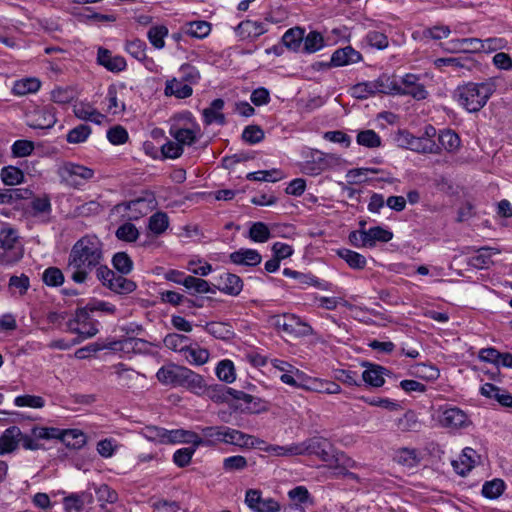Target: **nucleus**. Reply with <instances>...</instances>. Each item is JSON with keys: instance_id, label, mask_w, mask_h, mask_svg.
<instances>
[{"instance_id": "nucleus-1", "label": "nucleus", "mask_w": 512, "mask_h": 512, "mask_svg": "<svg viewBox=\"0 0 512 512\" xmlns=\"http://www.w3.org/2000/svg\"><path fill=\"white\" fill-rule=\"evenodd\" d=\"M103 243L96 235H85L75 242L68 256L67 272L77 284L85 283L90 272L103 267Z\"/></svg>"}, {"instance_id": "nucleus-2", "label": "nucleus", "mask_w": 512, "mask_h": 512, "mask_svg": "<svg viewBox=\"0 0 512 512\" xmlns=\"http://www.w3.org/2000/svg\"><path fill=\"white\" fill-rule=\"evenodd\" d=\"M496 87V81L493 78L481 83L468 82L457 87L454 97L468 112H478L486 105L496 91Z\"/></svg>"}, {"instance_id": "nucleus-3", "label": "nucleus", "mask_w": 512, "mask_h": 512, "mask_svg": "<svg viewBox=\"0 0 512 512\" xmlns=\"http://www.w3.org/2000/svg\"><path fill=\"white\" fill-rule=\"evenodd\" d=\"M437 420L441 427L450 431L468 428L472 422L468 414L453 405H442L437 410Z\"/></svg>"}, {"instance_id": "nucleus-4", "label": "nucleus", "mask_w": 512, "mask_h": 512, "mask_svg": "<svg viewBox=\"0 0 512 512\" xmlns=\"http://www.w3.org/2000/svg\"><path fill=\"white\" fill-rule=\"evenodd\" d=\"M97 279L103 286L117 294H130L137 288L134 281L125 278L123 275H117L107 266L98 267Z\"/></svg>"}, {"instance_id": "nucleus-5", "label": "nucleus", "mask_w": 512, "mask_h": 512, "mask_svg": "<svg viewBox=\"0 0 512 512\" xmlns=\"http://www.w3.org/2000/svg\"><path fill=\"white\" fill-rule=\"evenodd\" d=\"M18 235L15 229L3 227L0 230V265H10L22 257V252L15 245Z\"/></svg>"}, {"instance_id": "nucleus-6", "label": "nucleus", "mask_w": 512, "mask_h": 512, "mask_svg": "<svg viewBox=\"0 0 512 512\" xmlns=\"http://www.w3.org/2000/svg\"><path fill=\"white\" fill-rule=\"evenodd\" d=\"M340 157L336 154L313 151L310 159L301 163V171L310 176H316L340 163Z\"/></svg>"}, {"instance_id": "nucleus-7", "label": "nucleus", "mask_w": 512, "mask_h": 512, "mask_svg": "<svg viewBox=\"0 0 512 512\" xmlns=\"http://www.w3.org/2000/svg\"><path fill=\"white\" fill-rule=\"evenodd\" d=\"M272 325L281 332L295 337L307 336L312 333V328L294 314L273 316Z\"/></svg>"}, {"instance_id": "nucleus-8", "label": "nucleus", "mask_w": 512, "mask_h": 512, "mask_svg": "<svg viewBox=\"0 0 512 512\" xmlns=\"http://www.w3.org/2000/svg\"><path fill=\"white\" fill-rule=\"evenodd\" d=\"M397 95L410 96L417 101H421L426 99L429 93L420 75L407 73L398 82Z\"/></svg>"}, {"instance_id": "nucleus-9", "label": "nucleus", "mask_w": 512, "mask_h": 512, "mask_svg": "<svg viewBox=\"0 0 512 512\" xmlns=\"http://www.w3.org/2000/svg\"><path fill=\"white\" fill-rule=\"evenodd\" d=\"M330 447V442L327 439L317 436L297 443L298 456L315 455L322 461L330 460Z\"/></svg>"}, {"instance_id": "nucleus-10", "label": "nucleus", "mask_w": 512, "mask_h": 512, "mask_svg": "<svg viewBox=\"0 0 512 512\" xmlns=\"http://www.w3.org/2000/svg\"><path fill=\"white\" fill-rule=\"evenodd\" d=\"M151 209L150 202L144 198H137L115 206V211L128 221H135L145 216Z\"/></svg>"}, {"instance_id": "nucleus-11", "label": "nucleus", "mask_w": 512, "mask_h": 512, "mask_svg": "<svg viewBox=\"0 0 512 512\" xmlns=\"http://www.w3.org/2000/svg\"><path fill=\"white\" fill-rule=\"evenodd\" d=\"M223 444L234 445L239 448H252L265 444V441L224 425Z\"/></svg>"}, {"instance_id": "nucleus-12", "label": "nucleus", "mask_w": 512, "mask_h": 512, "mask_svg": "<svg viewBox=\"0 0 512 512\" xmlns=\"http://www.w3.org/2000/svg\"><path fill=\"white\" fill-rule=\"evenodd\" d=\"M56 121V111L52 106L37 108L27 115V124L34 129H50Z\"/></svg>"}, {"instance_id": "nucleus-13", "label": "nucleus", "mask_w": 512, "mask_h": 512, "mask_svg": "<svg viewBox=\"0 0 512 512\" xmlns=\"http://www.w3.org/2000/svg\"><path fill=\"white\" fill-rule=\"evenodd\" d=\"M63 177L74 186H80L84 181L91 179L94 176V171L88 167L75 164L66 163L62 167Z\"/></svg>"}, {"instance_id": "nucleus-14", "label": "nucleus", "mask_w": 512, "mask_h": 512, "mask_svg": "<svg viewBox=\"0 0 512 512\" xmlns=\"http://www.w3.org/2000/svg\"><path fill=\"white\" fill-rule=\"evenodd\" d=\"M362 60V54L348 45L343 48H338L332 53L330 65L333 67H343L359 63Z\"/></svg>"}, {"instance_id": "nucleus-15", "label": "nucleus", "mask_w": 512, "mask_h": 512, "mask_svg": "<svg viewBox=\"0 0 512 512\" xmlns=\"http://www.w3.org/2000/svg\"><path fill=\"white\" fill-rule=\"evenodd\" d=\"M187 367L176 364L162 366L156 373L158 381L164 385L180 386Z\"/></svg>"}, {"instance_id": "nucleus-16", "label": "nucleus", "mask_w": 512, "mask_h": 512, "mask_svg": "<svg viewBox=\"0 0 512 512\" xmlns=\"http://www.w3.org/2000/svg\"><path fill=\"white\" fill-rule=\"evenodd\" d=\"M215 289L226 295L238 296L243 289V281L236 274L224 272L218 277Z\"/></svg>"}, {"instance_id": "nucleus-17", "label": "nucleus", "mask_w": 512, "mask_h": 512, "mask_svg": "<svg viewBox=\"0 0 512 512\" xmlns=\"http://www.w3.org/2000/svg\"><path fill=\"white\" fill-rule=\"evenodd\" d=\"M198 447H216L223 444L224 425L199 427Z\"/></svg>"}, {"instance_id": "nucleus-18", "label": "nucleus", "mask_w": 512, "mask_h": 512, "mask_svg": "<svg viewBox=\"0 0 512 512\" xmlns=\"http://www.w3.org/2000/svg\"><path fill=\"white\" fill-rule=\"evenodd\" d=\"M169 133L182 147L191 146L197 141L200 135V127L197 124L185 128L174 125L170 128Z\"/></svg>"}, {"instance_id": "nucleus-19", "label": "nucleus", "mask_w": 512, "mask_h": 512, "mask_svg": "<svg viewBox=\"0 0 512 512\" xmlns=\"http://www.w3.org/2000/svg\"><path fill=\"white\" fill-rule=\"evenodd\" d=\"M97 62L111 72H121L126 69L127 63L124 57L120 55H112L105 48L100 47L97 52Z\"/></svg>"}, {"instance_id": "nucleus-20", "label": "nucleus", "mask_w": 512, "mask_h": 512, "mask_svg": "<svg viewBox=\"0 0 512 512\" xmlns=\"http://www.w3.org/2000/svg\"><path fill=\"white\" fill-rule=\"evenodd\" d=\"M229 260L235 265L254 267L261 263L262 256L255 249L240 248L229 255Z\"/></svg>"}, {"instance_id": "nucleus-21", "label": "nucleus", "mask_w": 512, "mask_h": 512, "mask_svg": "<svg viewBox=\"0 0 512 512\" xmlns=\"http://www.w3.org/2000/svg\"><path fill=\"white\" fill-rule=\"evenodd\" d=\"M366 369L362 373V380L372 386V387H381L385 383V376L390 375V371L380 365L376 364H367L365 365Z\"/></svg>"}, {"instance_id": "nucleus-22", "label": "nucleus", "mask_w": 512, "mask_h": 512, "mask_svg": "<svg viewBox=\"0 0 512 512\" xmlns=\"http://www.w3.org/2000/svg\"><path fill=\"white\" fill-rule=\"evenodd\" d=\"M93 503V495L91 492L83 491L80 493H72L63 499L64 508L67 512L83 511L86 505Z\"/></svg>"}, {"instance_id": "nucleus-23", "label": "nucleus", "mask_w": 512, "mask_h": 512, "mask_svg": "<svg viewBox=\"0 0 512 512\" xmlns=\"http://www.w3.org/2000/svg\"><path fill=\"white\" fill-rule=\"evenodd\" d=\"M73 113L78 119L95 124H101L105 118L93 105L87 102L76 103L73 106Z\"/></svg>"}, {"instance_id": "nucleus-24", "label": "nucleus", "mask_w": 512, "mask_h": 512, "mask_svg": "<svg viewBox=\"0 0 512 512\" xmlns=\"http://www.w3.org/2000/svg\"><path fill=\"white\" fill-rule=\"evenodd\" d=\"M182 356L190 365L201 366L208 362L210 354L207 349L190 342Z\"/></svg>"}, {"instance_id": "nucleus-25", "label": "nucleus", "mask_w": 512, "mask_h": 512, "mask_svg": "<svg viewBox=\"0 0 512 512\" xmlns=\"http://www.w3.org/2000/svg\"><path fill=\"white\" fill-rule=\"evenodd\" d=\"M110 348L125 352L143 353L148 351L149 343L140 338L127 337L123 340L111 343Z\"/></svg>"}, {"instance_id": "nucleus-26", "label": "nucleus", "mask_w": 512, "mask_h": 512, "mask_svg": "<svg viewBox=\"0 0 512 512\" xmlns=\"http://www.w3.org/2000/svg\"><path fill=\"white\" fill-rule=\"evenodd\" d=\"M224 101L220 98L214 99L210 106L203 110V121L206 125L217 123L223 125L225 123V116L222 113Z\"/></svg>"}, {"instance_id": "nucleus-27", "label": "nucleus", "mask_w": 512, "mask_h": 512, "mask_svg": "<svg viewBox=\"0 0 512 512\" xmlns=\"http://www.w3.org/2000/svg\"><path fill=\"white\" fill-rule=\"evenodd\" d=\"M21 430L17 426L7 428L0 437V454L14 451L20 442Z\"/></svg>"}, {"instance_id": "nucleus-28", "label": "nucleus", "mask_w": 512, "mask_h": 512, "mask_svg": "<svg viewBox=\"0 0 512 512\" xmlns=\"http://www.w3.org/2000/svg\"><path fill=\"white\" fill-rule=\"evenodd\" d=\"M179 387H184L197 395H202L206 390L203 377L189 368L186 369Z\"/></svg>"}, {"instance_id": "nucleus-29", "label": "nucleus", "mask_w": 512, "mask_h": 512, "mask_svg": "<svg viewBox=\"0 0 512 512\" xmlns=\"http://www.w3.org/2000/svg\"><path fill=\"white\" fill-rule=\"evenodd\" d=\"M376 95L379 94H395L397 95L398 82L394 76L381 74L378 78L371 80Z\"/></svg>"}, {"instance_id": "nucleus-30", "label": "nucleus", "mask_w": 512, "mask_h": 512, "mask_svg": "<svg viewBox=\"0 0 512 512\" xmlns=\"http://www.w3.org/2000/svg\"><path fill=\"white\" fill-rule=\"evenodd\" d=\"M476 451L470 447L463 449L458 460L452 462L453 468L457 474L465 476L475 464Z\"/></svg>"}, {"instance_id": "nucleus-31", "label": "nucleus", "mask_w": 512, "mask_h": 512, "mask_svg": "<svg viewBox=\"0 0 512 512\" xmlns=\"http://www.w3.org/2000/svg\"><path fill=\"white\" fill-rule=\"evenodd\" d=\"M67 324H73V327L80 331H87L90 328L98 329V322L90 317V311L86 307L77 309L74 317Z\"/></svg>"}, {"instance_id": "nucleus-32", "label": "nucleus", "mask_w": 512, "mask_h": 512, "mask_svg": "<svg viewBox=\"0 0 512 512\" xmlns=\"http://www.w3.org/2000/svg\"><path fill=\"white\" fill-rule=\"evenodd\" d=\"M193 93L192 87L183 82L180 78H173L168 80L165 85V95L166 96H175L179 99H184L190 97Z\"/></svg>"}, {"instance_id": "nucleus-33", "label": "nucleus", "mask_w": 512, "mask_h": 512, "mask_svg": "<svg viewBox=\"0 0 512 512\" xmlns=\"http://www.w3.org/2000/svg\"><path fill=\"white\" fill-rule=\"evenodd\" d=\"M496 248L482 247L470 258L469 264L476 269H486L492 264V256L499 254Z\"/></svg>"}, {"instance_id": "nucleus-34", "label": "nucleus", "mask_w": 512, "mask_h": 512, "mask_svg": "<svg viewBox=\"0 0 512 512\" xmlns=\"http://www.w3.org/2000/svg\"><path fill=\"white\" fill-rule=\"evenodd\" d=\"M31 213L34 217L39 218L43 222H47L50 218L52 207L50 199L47 196L36 197L30 204Z\"/></svg>"}, {"instance_id": "nucleus-35", "label": "nucleus", "mask_w": 512, "mask_h": 512, "mask_svg": "<svg viewBox=\"0 0 512 512\" xmlns=\"http://www.w3.org/2000/svg\"><path fill=\"white\" fill-rule=\"evenodd\" d=\"M199 434L185 429L169 430L168 444L186 443L198 447Z\"/></svg>"}, {"instance_id": "nucleus-36", "label": "nucleus", "mask_w": 512, "mask_h": 512, "mask_svg": "<svg viewBox=\"0 0 512 512\" xmlns=\"http://www.w3.org/2000/svg\"><path fill=\"white\" fill-rule=\"evenodd\" d=\"M41 87V82L35 77L23 78L14 82L12 93L16 96H25L36 93Z\"/></svg>"}, {"instance_id": "nucleus-37", "label": "nucleus", "mask_w": 512, "mask_h": 512, "mask_svg": "<svg viewBox=\"0 0 512 512\" xmlns=\"http://www.w3.org/2000/svg\"><path fill=\"white\" fill-rule=\"evenodd\" d=\"M58 439L73 449H80L86 444V435L78 429L60 430Z\"/></svg>"}, {"instance_id": "nucleus-38", "label": "nucleus", "mask_w": 512, "mask_h": 512, "mask_svg": "<svg viewBox=\"0 0 512 512\" xmlns=\"http://www.w3.org/2000/svg\"><path fill=\"white\" fill-rule=\"evenodd\" d=\"M366 240L368 241L367 248H373L378 242L387 243L393 238V233L381 226L371 227L365 229Z\"/></svg>"}, {"instance_id": "nucleus-39", "label": "nucleus", "mask_w": 512, "mask_h": 512, "mask_svg": "<svg viewBox=\"0 0 512 512\" xmlns=\"http://www.w3.org/2000/svg\"><path fill=\"white\" fill-rule=\"evenodd\" d=\"M148 230L154 236L162 235L169 227V217L165 212L158 211L148 219Z\"/></svg>"}, {"instance_id": "nucleus-40", "label": "nucleus", "mask_w": 512, "mask_h": 512, "mask_svg": "<svg viewBox=\"0 0 512 512\" xmlns=\"http://www.w3.org/2000/svg\"><path fill=\"white\" fill-rule=\"evenodd\" d=\"M395 460L404 467L414 468L420 463L421 457L417 449L401 448L396 452Z\"/></svg>"}, {"instance_id": "nucleus-41", "label": "nucleus", "mask_w": 512, "mask_h": 512, "mask_svg": "<svg viewBox=\"0 0 512 512\" xmlns=\"http://www.w3.org/2000/svg\"><path fill=\"white\" fill-rule=\"evenodd\" d=\"M237 31L243 37L256 38L264 34L267 29L263 22L246 20L238 25Z\"/></svg>"}, {"instance_id": "nucleus-42", "label": "nucleus", "mask_w": 512, "mask_h": 512, "mask_svg": "<svg viewBox=\"0 0 512 512\" xmlns=\"http://www.w3.org/2000/svg\"><path fill=\"white\" fill-rule=\"evenodd\" d=\"M256 447L272 456H278V457L298 456L297 443H291V444H288L285 446L272 445V444L265 443V444H260L259 446H256Z\"/></svg>"}, {"instance_id": "nucleus-43", "label": "nucleus", "mask_w": 512, "mask_h": 512, "mask_svg": "<svg viewBox=\"0 0 512 512\" xmlns=\"http://www.w3.org/2000/svg\"><path fill=\"white\" fill-rule=\"evenodd\" d=\"M337 255L352 269L361 270L364 269L367 264L366 258L362 254L350 249H338Z\"/></svg>"}, {"instance_id": "nucleus-44", "label": "nucleus", "mask_w": 512, "mask_h": 512, "mask_svg": "<svg viewBox=\"0 0 512 512\" xmlns=\"http://www.w3.org/2000/svg\"><path fill=\"white\" fill-rule=\"evenodd\" d=\"M125 51L138 61L152 62L146 54V43L140 39L128 40L124 47Z\"/></svg>"}, {"instance_id": "nucleus-45", "label": "nucleus", "mask_w": 512, "mask_h": 512, "mask_svg": "<svg viewBox=\"0 0 512 512\" xmlns=\"http://www.w3.org/2000/svg\"><path fill=\"white\" fill-rule=\"evenodd\" d=\"M304 30L295 27L288 29L283 37V44L292 51H298L303 46Z\"/></svg>"}, {"instance_id": "nucleus-46", "label": "nucleus", "mask_w": 512, "mask_h": 512, "mask_svg": "<svg viewBox=\"0 0 512 512\" xmlns=\"http://www.w3.org/2000/svg\"><path fill=\"white\" fill-rule=\"evenodd\" d=\"M115 236L120 241L134 243L139 239L140 232L131 221L126 220L116 229Z\"/></svg>"}, {"instance_id": "nucleus-47", "label": "nucleus", "mask_w": 512, "mask_h": 512, "mask_svg": "<svg viewBox=\"0 0 512 512\" xmlns=\"http://www.w3.org/2000/svg\"><path fill=\"white\" fill-rule=\"evenodd\" d=\"M191 342L190 338L185 335L170 333L163 340L164 346L174 352L182 354Z\"/></svg>"}, {"instance_id": "nucleus-48", "label": "nucleus", "mask_w": 512, "mask_h": 512, "mask_svg": "<svg viewBox=\"0 0 512 512\" xmlns=\"http://www.w3.org/2000/svg\"><path fill=\"white\" fill-rule=\"evenodd\" d=\"M1 181L7 186H15L24 182V173L15 166H5L0 171Z\"/></svg>"}, {"instance_id": "nucleus-49", "label": "nucleus", "mask_w": 512, "mask_h": 512, "mask_svg": "<svg viewBox=\"0 0 512 512\" xmlns=\"http://www.w3.org/2000/svg\"><path fill=\"white\" fill-rule=\"evenodd\" d=\"M356 142L358 145L374 149L382 145V139L378 133L372 129L361 130L357 133Z\"/></svg>"}, {"instance_id": "nucleus-50", "label": "nucleus", "mask_w": 512, "mask_h": 512, "mask_svg": "<svg viewBox=\"0 0 512 512\" xmlns=\"http://www.w3.org/2000/svg\"><path fill=\"white\" fill-rule=\"evenodd\" d=\"M95 494L98 502L100 503L101 509L105 512L109 511L106 508L107 504H113L118 500L117 492L106 484H101L100 486L95 487Z\"/></svg>"}, {"instance_id": "nucleus-51", "label": "nucleus", "mask_w": 512, "mask_h": 512, "mask_svg": "<svg viewBox=\"0 0 512 512\" xmlns=\"http://www.w3.org/2000/svg\"><path fill=\"white\" fill-rule=\"evenodd\" d=\"M326 45L323 35L317 31H310L303 39V51L311 54L321 50Z\"/></svg>"}, {"instance_id": "nucleus-52", "label": "nucleus", "mask_w": 512, "mask_h": 512, "mask_svg": "<svg viewBox=\"0 0 512 512\" xmlns=\"http://www.w3.org/2000/svg\"><path fill=\"white\" fill-rule=\"evenodd\" d=\"M440 145L449 152H454L460 147L459 135L450 129L442 130L438 136Z\"/></svg>"}, {"instance_id": "nucleus-53", "label": "nucleus", "mask_w": 512, "mask_h": 512, "mask_svg": "<svg viewBox=\"0 0 512 512\" xmlns=\"http://www.w3.org/2000/svg\"><path fill=\"white\" fill-rule=\"evenodd\" d=\"M205 330L213 337L221 340L232 338L234 332L231 326L223 322H210L205 325Z\"/></svg>"}, {"instance_id": "nucleus-54", "label": "nucleus", "mask_w": 512, "mask_h": 512, "mask_svg": "<svg viewBox=\"0 0 512 512\" xmlns=\"http://www.w3.org/2000/svg\"><path fill=\"white\" fill-rule=\"evenodd\" d=\"M505 488V482L502 479L495 478L483 484L482 495L488 499H497L503 494Z\"/></svg>"}, {"instance_id": "nucleus-55", "label": "nucleus", "mask_w": 512, "mask_h": 512, "mask_svg": "<svg viewBox=\"0 0 512 512\" xmlns=\"http://www.w3.org/2000/svg\"><path fill=\"white\" fill-rule=\"evenodd\" d=\"M168 35V28L164 25L150 27L147 32V38L151 45L156 49H162L165 46V37Z\"/></svg>"}, {"instance_id": "nucleus-56", "label": "nucleus", "mask_w": 512, "mask_h": 512, "mask_svg": "<svg viewBox=\"0 0 512 512\" xmlns=\"http://www.w3.org/2000/svg\"><path fill=\"white\" fill-rule=\"evenodd\" d=\"M217 377L226 383H232L236 379L234 363L229 359L221 360L215 369Z\"/></svg>"}, {"instance_id": "nucleus-57", "label": "nucleus", "mask_w": 512, "mask_h": 512, "mask_svg": "<svg viewBox=\"0 0 512 512\" xmlns=\"http://www.w3.org/2000/svg\"><path fill=\"white\" fill-rule=\"evenodd\" d=\"M91 133L92 130L89 125L79 124L67 133L66 140L71 144H80L85 142Z\"/></svg>"}, {"instance_id": "nucleus-58", "label": "nucleus", "mask_w": 512, "mask_h": 512, "mask_svg": "<svg viewBox=\"0 0 512 512\" xmlns=\"http://www.w3.org/2000/svg\"><path fill=\"white\" fill-rule=\"evenodd\" d=\"M104 102L107 112L113 115L120 114L125 110V104L118 100L117 90L113 86L108 88Z\"/></svg>"}, {"instance_id": "nucleus-59", "label": "nucleus", "mask_w": 512, "mask_h": 512, "mask_svg": "<svg viewBox=\"0 0 512 512\" xmlns=\"http://www.w3.org/2000/svg\"><path fill=\"white\" fill-rule=\"evenodd\" d=\"M271 237L268 226L263 222H254L249 229V238L256 243H265Z\"/></svg>"}, {"instance_id": "nucleus-60", "label": "nucleus", "mask_w": 512, "mask_h": 512, "mask_svg": "<svg viewBox=\"0 0 512 512\" xmlns=\"http://www.w3.org/2000/svg\"><path fill=\"white\" fill-rule=\"evenodd\" d=\"M349 92L352 97L360 100H365L370 97L376 96L372 81H363L353 85Z\"/></svg>"}, {"instance_id": "nucleus-61", "label": "nucleus", "mask_w": 512, "mask_h": 512, "mask_svg": "<svg viewBox=\"0 0 512 512\" xmlns=\"http://www.w3.org/2000/svg\"><path fill=\"white\" fill-rule=\"evenodd\" d=\"M185 288L199 294L215 293L208 281L190 275L185 278Z\"/></svg>"}, {"instance_id": "nucleus-62", "label": "nucleus", "mask_w": 512, "mask_h": 512, "mask_svg": "<svg viewBox=\"0 0 512 512\" xmlns=\"http://www.w3.org/2000/svg\"><path fill=\"white\" fill-rule=\"evenodd\" d=\"M364 40L367 45L378 50H384L389 46L388 36L376 30L368 31Z\"/></svg>"}, {"instance_id": "nucleus-63", "label": "nucleus", "mask_w": 512, "mask_h": 512, "mask_svg": "<svg viewBox=\"0 0 512 512\" xmlns=\"http://www.w3.org/2000/svg\"><path fill=\"white\" fill-rule=\"evenodd\" d=\"M113 267L125 275L132 271L133 261L126 252H117L112 258Z\"/></svg>"}, {"instance_id": "nucleus-64", "label": "nucleus", "mask_w": 512, "mask_h": 512, "mask_svg": "<svg viewBox=\"0 0 512 512\" xmlns=\"http://www.w3.org/2000/svg\"><path fill=\"white\" fill-rule=\"evenodd\" d=\"M143 436L153 442L168 444L169 430L156 426H147L142 431Z\"/></svg>"}]
</instances>
